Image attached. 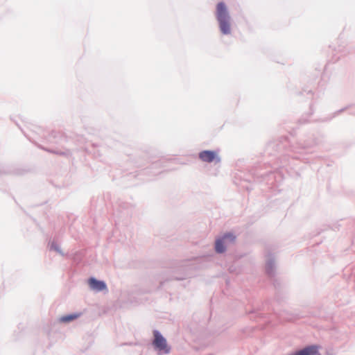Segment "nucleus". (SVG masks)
I'll return each instance as SVG.
<instances>
[{
	"mask_svg": "<svg viewBox=\"0 0 355 355\" xmlns=\"http://www.w3.org/2000/svg\"><path fill=\"white\" fill-rule=\"evenodd\" d=\"M216 18L219 23L220 28L223 34L230 33V16L226 6L220 2L216 6Z\"/></svg>",
	"mask_w": 355,
	"mask_h": 355,
	"instance_id": "nucleus-1",
	"label": "nucleus"
},
{
	"mask_svg": "<svg viewBox=\"0 0 355 355\" xmlns=\"http://www.w3.org/2000/svg\"><path fill=\"white\" fill-rule=\"evenodd\" d=\"M154 346L159 351H162L167 354L170 351V348L167 346L166 339L157 331H154Z\"/></svg>",
	"mask_w": 355,
	"mask_h": 355,
	"instance_id": "nucleus-2",
	"label": "nucleus"
},
{
	"mask_svg": "<svg viewBox=\"0 0 355 355\" xmlns=\"http://www.w3.org/2000/svg\"><path fill=\"white\" fill-rule=\"evenodd\" d=\"M199 158L204 162H212L216 161L219 162L220 159L218 156L217 151L214 150H203L199 153Z\"/></svg>",
	"mask_w": 355,
	"mask_h": 355,
	"instance_id": "nucleus-3",
	"label": "nucleus"
},
{
	"mask_svg": "<svg viewBox=\"0 0 355 355\" xmlns=\"http://www.w3.org/2000/svg\"><path fill=\"white\" fill-rule=\"evenodd\" d=\"M235 240V236H234L232 234H226L224 236L220 239H217L216 241V251L218 253H222L225 250V248L224 246V243L226 241H228L231 243L234 242Z\"/></svg>",
	"mask_w": 355,
	"mask_h": 355,
	"instance_id": "nucleus-4",
	"label": "nucleus"
},
{
	"mask_svg": "<svg viewBox=\"0 0 355 355\" xmlns=\"http://www.w3.org/2000/svg\"><path fill=\"white\" fill-rule=\"evenodd\" d=\"M88 283L90 288L94 291H101L107 290L106 284L102 281L96 280L94 278H90Z\"/></svg>",
	"mask_w": 355,
	"mask_h": 355,
	"instance_id": "nucleus-5",
	"label": "nucleus"
},
{
	"mask_svg": "<svg viewBox=\"0 0 355 355\" xmlns=\"http://www.w3.org/2000/svg\"><path fill=\"white\" fill-rule=\"evenodd\" d=\"M80 315V313H74V314L62 316L60 318V321L62 322H71V321L78 318Z\"/></svg>",
	"mask_w": 355,
	"mask_h": 355,
	"instance_id": "nucleus-6",
	"label": "nucleus"
}]
</instances>
